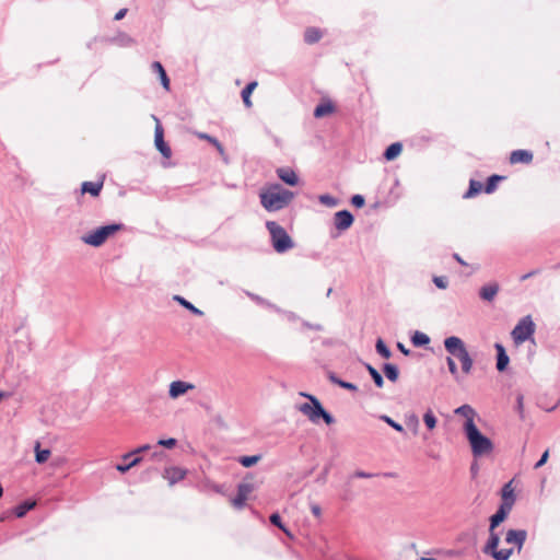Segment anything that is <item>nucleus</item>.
<instances>
[{"instance_id": "5701e85b", "label": "nucleus", "mask_w": 560, "mask_h": 560, "mask_svg": "<svg viewBox=\"0 0 560 560\" xmlns=\"http://www.w3.org/2000/svg\"><path fill=\"white\" fill-rule=\"evenodd\" d=\"M35 501L32 500H25L19 503L13 510L14 515L19 518L24 517L31 510L35 508Z\"/></svg>"}, {"instance_id": "bb28decb", "label": "nucleus", "mask_w": 560, "mask_h": 560, "mask_svg": "<svg viewBox=\"0 0 560 560\" xmlns=\"http://www.w3.org/2000/svg\"><path fill=\"white\" fill-rule=\"evenodd\" d=\"M454 412L458 416L464 417L466 419L465 422H468V421L475 422L474 418L476 416V411L469 405H462L458 408H456Z\"/></svg>"}, {"instance_id": "a211bd4d", "label": "nucleus", "mask_w": 560, "mask_h": 560, "mask_svg": "<svg viewBox=\"0 0 560 560\" xmlns=\"http://www.w3.org/2000/svg\"><path fill=\"white\" fill-rule=\"evenodd\" d=\"M104 182H83L81 184V194H90L92 197L100 196L102 189H103Z\"/></svg>"}, {"instance_id": "a18cd8bd", "label": "nucleus", "mask_w": 560, "mask_h": 560, "mask_svg": "<svg viewBox=\"0 0 560 560\" xmlns=\"http://www.w3.org/2000/svg\"><path fill=\"white\" fill-rule=\"evenodd\" d=\"M452 357L453 355L446 357V363H447L450 373L457 380L458 378V368Z\"/></svg>"}, {"instance_id": "2f4dec72", "label": "nucleus", "mask_w": 560, "mask_h": 560, "mask_svg": "<svg viewBox=\"0 0 560 560\" xmlns=\"http://www.w3.org/2000/svg\"><path fill=\"white\" fill-rule=\"evenodd\" d=\"M334 112V105L330 102L320 103L314 109V116L316 118H322L327 116Z\"/></svg>"}, {"instance_id": "4d7b16f0", "label": "nucleus", "mask_w": 560, "mask_h": 560, "mask_svg": "<svg viewBox=\"0 0 560 560\" xmlns=\"http://www.w3.org/2000/svg\"><path fill=\"white\" fill-rule=\"evenodd\" d=\"M340 387L343 389L351 390V392H355L358 389L355 384L347 382V381H342V383H340Z\"/></svg>"}, {"instance_id": "79ce46f5", "label": "nucleus", "mask_w": 560, "mask_h": 560, "mask_svg": "<svg viewBox=\"0 0 560 560\" xmlns=\"http://www.w3.org/2000/svg\"><path fill=\"white\" fill-rule=\"evenodd\" d=\"M406 424L412 429L413 434L418 433L419 430V418L416 413H411L406 417Z\"/></svg>"}, {"instance_id": "69168bd1", "label": "nucleus", "mask_w": 560, "mask_h": 560, "mask_svg": "<svg viewBox=\"0 0 560 560\" xmlns=\"http://www.w3.org/2000/svg\"><path fill=\"white\" fill-rule=\"evenodd\" d=\"M397 349L405 355L410 354V350L402 342H397Z\"/></svg>"}, {"instance_id": "338daca9", "label": "nucleus", "mask_w": 560, "mask_h": 560, "mask_svg": "<svg viewBox=\"0 0 560 560\" xmlns=\"http://www.w3.org/2000/svg\"><path fill=\"white\" fill-rule=\"evenodd\" d=\"M538 272H539V270H533V271H530V272H528V273H525V275H523V276L521 277V280H522V281L527 280V279H529L530 277H533V276L537 275Z\"/></svg>"}, {"instance_id": "aec40b11", "label": "nucleus", "mask_w": 560, "mask_h": 560, "mask_svg": "<svg viewBox=\"0 0 560 560\" xmlns=\"http://www.w3.org/2000/svg\"><path fill=\"white\" fill-rule=\"evenodd\" d=\"M499 290H500V287L498 283H495V282L489 283V284L482 285L480 288L479 296L483 301L491 302L498 294Z\"/></svg>"}, {"instance_id": "bf43d9fd", "label": "nucleus", "mask_w": 560, "mask_h": 560, "mask_svg": "<svg viewBox=\"0 0 560 560\" xmlns=\"http://www.w3.org/2000/svg\"><path fill=\"white\" fill-rule=\"evenodd\" d=\"M328 471H329V466H326L324 468V470L322 471V474L317 477V481L320 483H325L327 480Z\"/></svg>"}, {"instance_id": "58836bf2", "label": "nucleus", "mask_w": 560, "mask_h": 560, "mask_svg": "<svg viewBox=\"0 0 560 560\" xmlns=\"http://www.w3.org/2000/svg\"><path fill=\"white\" fill-rule=\"evenodd\" d=\"M270 520V523L278 527L279 529H281L284 534H287L288 536H291V533L289 532V529L287 528V526L283 524L282 520H281V516L278 514V513H272L269 517Z\"/></svg>"}, {"instance_id": "cd10ccee", "label": "nucleus", "mask_w": 560, "mask_h": 560, "mask_svg": "<svg viewBox=\"0 0 560 560\" xmlns=\"http://www.w3.org/2000/svg\"><path fill=\"white\" fill-rule=\"evenodd\" d=\"M130 460L128 463H120V464H117L115 466V468L120 472V474H126L128 472L131 468H133L135 466L139 465L142 460V457L141 456H132L129 458Z\"/></svg>"}, {"instance_id": "7c9ffc66", "label": "nucleus", "mask_w": 560, "mask_h": 560, "mask_svg": "<svg viewBox=\"0 0 560 560\" xmlns=\"http://www.w3.org/2000/svg\"><path fill=\"white\" fill-rule=\"evenodd\" d=\"M383 372H384V375L387 377V380L390 382H396L399 377V370L393 363H384Z\"/></svg>"}, {"instance_id": "37998d69", "label": "nucleus", "mask_w": 560, "mask_h": 560, "mask_svg": "<svg viewBox=\"0 0 560 560\" xmlns=\"http://www.w3.org/2000/svg\"><path fill=\"white\" fill-rule=\"evenodd\" d=\"M319 202L326 207H336L338 205V199L330 195H322L319 196Z\"/></svg>"}, {"instance_id": "de8ad7c7", "label": "nucleus", "mask_w": 560, "mask_h": 560, "mask_svg": "<svg viewBox=\"0 0 560 560\" xmlns=\"http://www.w3.org/2000/svg\"><path fill=\"white\" fill-rule=\"evenodd\" d=\"M433 283L442 290H445L448 287V280L444 276H434Z\"/></svg>"}, {"instance_id": "603ef678", "label": "nucleus", "mask_w": 560, "mask_h": 560, "mask_svg": "<svg viewBox=\"0 0 560 560\" xmlns=\"http://www.w3.org/2000/svg\"><path fill=\"white\" fill-rule=\"evenodd\" d=\"M548 458H549V451H548V450H546V451L541 454V456H540V458L538 459V462L534 465V468H535V469H538V468L542 467V466L547 463Z\"/></svg>"}, {"instance_id": "f257e3e1", "label": "nucleus", "mask_w": 560, "mask_h": 560, "mask_svg": "<svg viewBox=\"0 0 560 560\" xmlns=\"http://www.w3.org/2000/svg\"><path fill=\"white\" fill-rule=\"evenodd\" d=\"M463 431L475 457L488 455L493 451L492 441L481 433L475 422H464Z\"/></svg>"}, {"instance_id": "e433bc0d", "label": "nucleus", "mask_w": 560, "mask_h": 560, "mask_svg": "<svg viewBox=\"0 0 560 560\" xmlns=\"http://www.w3.org/2000/svg\"><path fill=\"white\" fill-rule=\"evenodd\" d=\"M376 352L384 359H389L392 357L390 349L386 346L382 338H378L375 343Z\"/></svg>"}, {"instance_id": "a878e982", "label": "nucleus", "mask_w": 560, "mask_h": 560, "mask_svg": "<svg viewBox=\"0 0 560 560\" xmlns=\"http://www.w3.org/2000/svg\"><path fill=\"white\" fill-rule=\"evenodd\" d=\"M363 365L366 369V371L369 372L370 376L372 377L375 386L377 388H382L384 386V378H383L382 374L370 363L365 362V363H363Z\"/></svg>"}, {"instance_id": "39448f33", "label": "nucleus", "mask_w": 560, "mask_h": 560, "mask_svg": "<svg viewBox=\"0 0 560 560\" xmlns=\"http://www.w3.org/2000/svg\"><path fill=\"white\" fill-rule=\"evenodd\" d=\"M266 228L270 234L271 245L278 254L287 253L294 247L293 240L280 224L275 221H267Z\"/></svg>"}, {"instance_id": "864d4df0", "label": "nucleus", "mask_w": 560, "mask_h": 560, "mask_svg": "<svg viewBox=\"0 0 560 560\" xmlns=\"http://www.w3.org/2000/svg\"><path fill=\"white\" fill-rule=\"evenodd\" d=\"M278 312L282 313L284 315V317L289 320V322H296L299 319V316L293 313V312H290V311H281L279 308H277Z\"/></svg>"}, {"instance_id": "680f3d73", "label": "nucleus", "mask_w": 560, "mask_h": 560, "mask_svg": "<svg viewBox=\"0 0 560 560\" xmlns=\"http://www.w3.org/2000/svg\"><path fill=\"white\" fill-rule=\"evenodd\" d=\"M328 378L331 383L338 385L340 387V383H342L343 380L339 378L335 373L329 372Z\"/></svg>"}, {"instance_id": "ea45409f", "label": "nucleus", "mask_w": 560, "mask_h": 560, "mask_svg": "<svg viewBox=\"0 0 560 560\" xmlns=\"http://www.w3.org/2000/svg\"><path fill=\"white\" fill-rule=\"evenodd\" d=\"M424 424L429 430H433L436 427L438 420L431 409H428L423 415Z\"/></svg>"}, {"instance_id": "f8f14e48", "label": "nucleus", "mask_w": 560, "mask_h": 560, "mask_svg": "<svg viewBox=\"0 0 560 560\" xmlns=\"http://www.w3.org/2000/svg\"><path fill=\"white\" fill-rule=\"evenodd\" d=\"M194 388L195 385L192 383L177 380L170 384L168 396L172 399H176Z\"/></svg>"}, {"instance_id": "412c9836", "label": "nucleus", "mask_w": 560, "mask_h": 560, "mask_svg": "<svg viewBox=\"0 0 560 560\" xmlns=\"http://www.w3.org/2000/svg\"><path fill=\"white\" fill-rule=\"evenodd\" d=\"M231 503L237 510L245 508V479L238 482L237 494L235 498L231 499Z\"/></svg>"}, {"instance_id": "13d9d810", "label": "nucleus", "mask_w": 560, "mask_h": 560, "mask_svg": "<svg viewBox=\"0 0 560 560\" xmlns=\"http://www.w3.org/2000/svg\"><path fill=\"white\" fill-rule=\"evenodd\" d=\"M374 476H375L374 474L366 472V471H363V470H357L353 474V477H355V478H364V479L372 478Z\"/></svg>"}, {"instance_id": "20e7f679", "label": "nucleus", "mask_w": 560, "mask_h": 560, "mask_svg": "<svg viewBox=\"0 0 560 560\" xmlns=\"http://www.w3.org/2000/svg\"><path fill=\"white\" fill-rule=\"evenodd\" d=\"M445 350L457 358L462 364V371L469 374L472 370L474 361L466 349L465 342L457 336H451L444 339Z\"/></svg>"}, {"instance_id": "0eeeda50", "label": "nucleus", "mask_w": 560, "mask_h": 560, "mask_svg": "<svg viewBox=\"0 0 560 560\" xmlns=\"http://www.w3.org/2000/svg\"><path fill=\"white\" fill-rule=\"evenodd\" d=\"M500 545V535L495 528L489 527V538L482 548L485 555L491 556L494 560H509L513 555V549H498Z\"/></svg>"}, {"instance_id": "052dcab7", "label": "nucleus", "mask_w": 560, "mask_h": 560, "mask_svg": "<svg viewBox=\"0 0 560 560\" xmlns=\"http://www.w3.org/2000/svg\"><path fill=\"white\" fill-rule=\"evenodd\" d=\"M127 12H128V9H126V8H122L120 10H118L117 13L114 16V20L115 21L122 20L126 16Z\"/></svg>"}, {"instance_id": "2eb2a0df", "label": "nucleus", "mask_w": 560, "mask_h": 560, "mask_svg": "<svg viewBox=\"0 0 560 560\" xmlns=\"http://www.w3.org/2000/svg\"><path fill=\"white\" fill-rule=\"evenodd\" d=\"M186 470L179 467H166L163 471V477L168 480L170 486H174L176 482L184 479Z\"/></svg>"}, {"instance_id": "c9c22d12", "label": "nucleus", "mask_w": 560, "mask_h": 560, "mask_svg": "<svg viewBox=\"0 0 560 560\" xmlns=\"http://www.w3.org/2000/svg\"><path fill=\"white\" fill-rule=\"evenodd\" d=\"M262 481H264V476L262 475L254 476L253 474L247 472V485H246L247 495L253 490H255L259 485H261Z\"/></svg>"}, {"instance_id": "9d476101", "label": "nucleus", "mask_w": 560, "mask_h": 560, "mask_svg": "<svg viewBox=\"0 0 560 560\" xmlns=\"http://www.w3.org/2000/svg\"><path fill=\"white\" fill-rule=\"evenodd\" d=\"M526 538L527 532L525 529H509L505 534V542L515 546L518 552H521Z\"/></svg>"}, {"instance_id": "7ed1b4c3", "label": "nucleus", "mask_w": 560, "mask_h": 560, "mask_svg": "<svg viewBox=\"0 0 560 560\" xmlns=\"http://www.w3.org/2000/svg\"><path fill=\"white\" fill-rule=\"evenodd\" d=\"M300 396L307 398L308 402L299 405L298 410L307 417L312 423L317 424L319 420H323L327 425L335 423L336 420L334 416L323 407L322 402L316 396L304 392H301Z\"/></svg>"}, {"instance_id": "4468645a", "label": "nucleus", "mask_w": 560, "mask_h": 560, "mask_svg": "<svg viewBox=\"0 0 560 560\" xmlns=\"http://www.w3.org/2000/svg\"><path fill=\"white\" fill-rule=\"evenodd\" d=\"M276 173L289 186H296L299 184V176L291 167H278Z\"/></svg>"}, {"instance_id": "6ab92c4d", "label": "nucleus", "mask_w": 560, "mask_h": 560, "mask_svg": "<svg viewBox=\"0 0 560 560\" xmlns=\"http://www.w3.org/2000/svg\"><path fill=\"white\" fill-rule=\"evenodd\" d=\"M151 69L154 73H156L159 75L162 86L168 91L171 81H170V78H168L163 65L160 61H153L151 65Z\"/></svg>"}, {"instance_id": "6e6552de", "label": "nucleus", "mask_w": 560, "mask_h": 560, "mask_svg": "<svg viewBox=\"0 0 560 560\" xmlns=\"http://www.w3.org/2000/svg\"><path fill=\"white\" fill-rule=\"evenodd\" d=\"M535 329L536 326L532 317L529 315L524 316L511 331L512 339L516 345H521L533 338Z\"/></svg>"}, {"instance_id": "4be33fe9", "label": "nucleus", "mask_w": 560, "mask_h": 560, "mask_svg": "<svg viewBox=\"0 0 560 560\" xmlns=\"http://www.w3.org/2000/svg\"><path fill=\"white\" fill-rule=\"evenodd\" d=\"M502 501L501 503H508L509 508L513 509L515 503V494L512 488V481L505 483L501 490Z\"/></svg>"}, {"instance_id": "423d86ee", "label": "nucleus", "mask_w": 560, "mask_h": 560, "mask_svg": "<svg viewBox=\"0 0 560 560\" xmlns=\"http://www.w3.org/2000/svg\"><path fill=\"white\" fill-rule=\"evenodd\" d=\"M124 229L122 223H109L101 225L81 237L84 244L93 247L102 246L110 236Z\"/></svg>"}, {"instance_id": "0e129e2a", "label": "nucleus", "mask_w": 560, "mask_h": 560, "mask_svg": "<svg viewBox=\"0 0 560 560\" xmlns=\"http://www.w3.org/2000/svg\"><path fill=\"white\" fill-rule=\"evenodd\" d=\"M311 511H312L313 515H315L316 517H319L322 514V509L318 504H312Z\"/></svg>"}, {"instance_id": "f704fd0d", "label": "nucleus", "mask_w": 560, "mask_h": 560, "mask_svg": "<svg viewBox=\"0 0 560 560\" xmlns=\"http://www.w3.org/2000/svg\"><path fill=\"white\" fill-rule=\"evenodd\" d=\"M322 38V32L315 27L306 28L304 33V40L307 44H315Z\"/></svg>"}, {"instance_id": "5fc2aeb1", "label": "nucleus", "mask_w": 560, "mask_h": 560, "mask_svg": "<svg viewBox=\"0 0 560 560\" xmlns=\"http://www.w3.org/2000/svg\"><path fill=\"white\" fill-rule=\"evenodd\" d=\"M151 457L152 459L156 460V462H162L165 459L166 457V454L163 452V451H154L152 454H151Z\"/></svg>"}, {"instance_id": "f03ea898", "label": "nucleus", "mask_w": 560, "mask_h": 560, "mask_svg": "<svg viewBox=\"0 0 560 560\" xmlns=\"http://www.w3.org/2000/svg\"><path fill=\"white\" fill-rule=\"evenodd\" d=\"M294 192L275 184L266 191L260 192V202L267 211H279L293 200Z\"/></svg>"}, {"instance_id": "c85d7f7f", "label": "nucleus", "mask_w": 560, "mask_h": 560, "mask_svg": "<svg viewBox=\"0 0 560 560\" xmlns=\"http://www.w3.org/2000/svg\"><path fill=\"white\" fill-rule=\"evenodd\" d=\"M34 451H35V460L37 464L46 463L51 454L49 448H40L39 442H36Z\"/></svg>"}, {"instance_id": "774afa93", "label": "nucleus", "mask_w": 560, "mask_h": 560, "mask_svg": "<svg viewBox=\"0 0 560 560\" xmlns=\"http://www.w3.org/2000/svg\"><path fill=\"white\" fill-rule=\"evenodd\" d=\"M453 258L460 265L463 266H466L467 262L457 254V253H454L453 254Z\"/></svg>"}, {"instance_id": "f3484780", "label": "nucleus", "mask_w": 560, "mask_h": 560, "mask_svg": "<svg viewBox=\"0 0 560 560\" xmlns=\"http://www.w3.org/2000/svg\"><path fill=\"white\" fill-rule=\"evenodd\" d=\"M533 153L528 150H514L510 154V163L517 164V163H524L528 164L533 161Z\"/></svg>"}, {"instance_id": "09e8293b", "label": "nucleus", "mask_w": 560, "mask_h": 560, "mask_svg": "<svg viewBox=\"0 0 560 560\" xmlns=\"http://www.w3.org/2000/svg\"><path fill=\"white\" fill-rule=\"evenodd\" d=\"M516 411L521 419H524V396L518 394L516 397Z\"/></svg>"}, {"instance_id": "49530a36", "label": "nucleus", "mask_w": 560, "mask_h": 560, "mask_svg": "<svg viewBox=\"0 0 560 560\" xmlns=\"http://www.w3.org/2000/svg\"><path fill=\"white\" fill-rule=\"evenodd\" d=\"M177 444V440L174 438L161 439L158 441L156 446H163L165 448L172 450Z\"/></svg>"}, {"instance_id": "9b49d317", "label": "nucleus", "mask_w": 560, "mask_h": 560, "mask_svg": "<svg viewBox=\"0 0 560 560\" xmlns=\"http://www.w3.org/2000/svg\"><path fill=\"white\" fill-rule=\"evenodd\" d=\"M353 221L354 217L349 210H340L334 214V225L338 231L348 230Z\"/></svg>"}, {"instance_id": "393cba45", "label": "nucleus", "mask_w": 560, "mask_h": 560, "mask_svg": "<svg viewBox=\"0 0 560 560\" xmlns=\"http://www.w3.org/2000/svg\"><path fill=\"white\" fill-rule=\"evenodd\" d=\"M173 300L175 302H177L184 308H186L189 312H191L194 315H197V316H202L203 315V312L201 310L196 307L191 302L186 300L184 296H182V295H174Z\"/></svg>"}, {"instance_id": "dca6fc26", "label": "nucleus", "mask_w": 560, "mask_h": 560, "mask_svg": "<svg viewBox=\"0 0 560 560\" xmlns=\"http://www.w3.org/2000/svg\"><path fill=\"white\" fill-rule=\"evenodd\" d=\"M494 348L497 350V370L499 372H503L506 370L509 363H510V358L505 351V348L502 343H499L497 342L494 345Z\"/></svg>"}, {"instance_id": "1a4fd4ad", "label": "nucleus", "mask_w": 560, "mask_h": 560, "mask_svg": "<svg viewBox=\"0 0 560 560\" xmlns=\"http://www.w3.org/2000/svg\"><path fill=\"white\" fill-rule=\"evenodd\" d=\"M153 119L156 121L154 130V144L156 150L162 154L163 158L170 159L172 155L171 147L164 140V130L160 120L153 115Z\"/></svg>"}, {"instance_id": "6e6d98bb", "label": "nucleus", "mask_w": 560, "mask_h": 560, "mask_svg": "<svg viewBox=\"0 0 560 560\" xmlns=\"http://www.w3.org/2000/svg\"><path fill=\"white\" fill-rule=\"evenodd\" d=\"M260 458H261V455H252V456L247 455V468L256 465Z\"/></svg>"}, {"instance_id": "3c124183", "label": "nucleus", "mask_w": 560, "mask_h": 560, "mask_svg": "<svg viewBox=\"0 0 560 560\" xmlns=\"http://www.w3.org/2000/svg\"><path fill=\"white\" fill-rule=\"evenodd\" d=\"M257 84V81H252L247 83V108L252 106L250 94L256 89Z\"/></svg>"}, {"instance_id": "ddd939ff", "label": "nucleus", "mask_w": 560, "mask_h": 560, "mask_svg": "<svg viewBox=\"0 0 560 560\" xmlns=\"http://www.w3.org/2000/svg\"><path fill=\"white\" fill-rule=\"evenodd\" d=\"M512 511L508 503H500L497 512L489 517V527L495 528L503 523Z\"/></svg>"}, {"instance_id": "c756f323", "label": "nucleus", "mask_w": 560, "mask_h": 560, "mask_svg": "<svg viewBox=\"0 0 560 560\" xmlns=\"http://www.w3.org/2000/svg\"><path fill=\"white\" fill-rule=\"evenodd\" d=\"M505 177L501 175L493 174L487 178L486 185L483 187V190L486 194H492L495 191L498 183L503 180Z\"/></svg>"}, {"instance_id": "b1692460", "label": "nucleus", "mask_w": 560, "mask_h": 560, "mask_svg": "<svg viewBox=\"0 0 560 560\" xmlns=\"http://www.w3.org/2000/svg\"><path fill=\"white\" fill-rule=\"evenodd\" d=\"M401 151L402 144L400 142H394L385 149L383 156L386 161H393L401 153Z\"/></svg>"}, {"instance_id": "a19ab883", "label": "nucleus", "mask_w": 560, "mask_h": 560, "mask_svg": "<svg viewBox=\"0 0 560 560\" xmlns=\"http://www.w3.org/2000/svg\"><path fill=\"white\" fill-rule=\"evenodd\" d=\"M378 418H380V420H382L385 423H387L390 428H393L397 432H400V433L405 432L404 427L400 423H398L397 421H395L394 419H392L389 416L381 415Z\"/></svg>"}, {"instance_id": "e2e57ef3", "label": "nucleus", "mask_w": 560, "mask_h": 560, "mask_svg": "<svg viewBox=\"0 0 560 560\" xmlns=\"http://www.w3.org/2000/svg\"><path fill=\"white\" fill-rule=\"evenodd\" d=\"M303 326H305L308 329H313V330H317V331L323 329L322 325H319V324H311V323L305 322V320L303 322Z\"/></svg>"}, {"instance_id": "c03bdc74", "label": "nucleus", "mask_w": 560, "mask_h": 560, "mask_svg": "<svg viewBox=\"0 0 560 560\" xmlns=\"http://www.w3.org/2000/svg\"><path fill=\"white\" fill-rule=\"evenodd\" d=\"M149 450H151V445H150V444H143V445H141V446H139V447H137L136 450H133V451H131V452H129V453L125 454V455L122 456V459H124V460H127V459H129V458H130V457H132V456H139L138 454H140V453H142V452H147V451H149Z\"/></svg>"}, {"instance_id": "473e14b6", "label": "nucleus", "mask_w": 560, "mask_h": 560, "mask_svg": "<svg viewBox=\"0 0 560 560\" xmlns=\"http://www.w3.org/2000/svg\"><path fill=\"white\" fill-rule=\"evenodd\" d=\"M483 187L485 186H482V184L480 182L470 179L469 187L463 197L465 199L472 198V197L477 196L478 194H480V191L482 190Z\"/></svg>"}, {"instance_id": "8fccbe9b", "label": "nucleus", "mask_w": 560, "mask_h": 560, "mask_svg": "<svg viewBox=\"0 0 560 560\" xmlns=\"http://www.w3.org/2000/svg\"><path fill=\"white\" fill-rule=\"evenodd\" d=\"M351 203L355 208H362L365 205V198L362 195H353L351 197Z\"/></svg>"}, {"instance_id": "72a5a7b5", "label": "nucleus", "mask_w": 560, "mask_h": 560, "mask_svg": "<svg viewBox=\"0 0 560 560\" xmlns=\"http://www.w3.org/2000/svg\"><path fill=\"white\" fill-rule=\"evenodd\" d=\"M411 342L415 347H425L430 343V337L421 331H415L411 336Z\"/></svg>"}, {"instance_id": "4c0bfd02", "label": "nucleus", "mask_w": 560, "mask_h": 560, "mask_svg": "<svg viewBox=\"0 0 560 560\" xmlns=\"http://www.w3.org/2000/svg\"><path fill=\"white\" fill-rule=\"evenodd\" d=\"M196 135L199 139L206 140V141L210 142L211 144H213L215 147V149L220 152V154H223V152H224L223 145L220 143V141L217 138H214L208 133H205V132H197Z\"/></svg>"}]
</instances>
